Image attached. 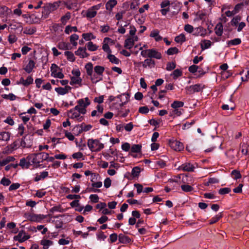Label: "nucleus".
Here are the masks:
<instances>
[{
	"instance_id": "obj_17",
	"label": "nucleus",
	"mask_w": 249,
	"mask_h": 249,
	"mask_svg": "<svg viewBox=\"0 0 249 249\" xmlns=\"http://www.w3.org/2000/svg\"><path fill=\"white\" fill-rule=\"evenodd\" d=\"M75 54L81 58L87 57L89 56V54L87 53V49L85 47H79L75 52Z\"/></svg>"
},
{
	"instance_id": "obj_42",
	"label": "nucleus",
	"mask_w": 249,
	"mask_h": 249,
	"mask_svg": "<svg viewBox=\"0 0 249 249\" xmlns=\"http://www.w3.org/2000/svg\"><path fill=\"white\" fill-rule=\"evenodd\" d=\"M64 55L66 56L67 59L69 61L74 62L75 60V57L71 52L66 51L64 53Z\"/></svg>"
},
{
	"instance_id": "obj_40",
	"label": "nucleus",
	"mask_w": 249,
	"mask_h": 249,
	"mask_svg": "<svg viewBox=\"0 0 249 249\" xmlns=\"http://www.w3.org/2000/svg\"><path fill=\"white\" fill-rule=\"evenodd\" d=\"M86 46L89 51L92 52L96 51L98 48V46L91 41L88 42L86 44Z\"/></svg>"
},
{
	"instance_id": "obj_26",
	"label": "nucleus",
	"mask_w": 249,
	"mask_h": 249,
	"mask_svg": "<svg viewBox=\"0 0 249 249\" xmlns=\"http://www.w3.org/2000/svg\"><path fill=\"white\" fill-rule=\"evenodd\" d=\"M10 133L7 131L0 132V141H8L10 138Z\"/></svg>"
},
{
	"instance_id": "obj_44",
	"label": "nucleus",
	"mask_w": 249,
	"mask_h": 249,
	"mask_svg": "<svg viewBox=\"0 0 249 249\" xmlns=\"http://www.w3.org/2000/svg\"><path fill=\"white\" fill-rule=\"evenodd\" d=\"M79 39V36L75 34H73L71 35L70 37V40L71 44L73 46H76L77 45V43L76 41Z\"/></svg>"
},
{
	"instance_id": "obj_56",
	"label": "nucleus",
	"mask_w": 249,
	"mask_h": 249,
	"mask_svg": "<svg viewBox=\"0 0 249 249\" xmlns=\"http://www.w3.org/2000/svg\"><path fill=\"white\" fill-rule=\"evenodd\" d=\"M221 217V214L220 213H218V214H217L216 215L214 216V217L211 219L209 222L210 224H213L216 223L217 221H218L220 219V218Z\"/></svg>"
},
{
	"instance_id": "obj_9",
	"label": "nucleus",
	"mask_w": 249,
	"mask_h": 249,
	"mask_svg": "<svg viewBox=\"0 0 249 249\" xmlns=\"http://www.w3.org/2000/svg\"><path fill=\"white\" fill-rule=\"evenodd\" d=\"M204 88V85L201 84H195L186 87L185 90L187 94H193L196 92H199Z\"/></svg>"
},
{
	"instance_id": "obj_30",
	"label": "nucleus",
	"mask_w": 249,
	"mask_h": 249,
	"mask_svg": "<svg viewBox=\"0 0 249 249\" xmlns=\"http://www.w3.org/2000/svg\"><path fill=\"white\" fill-rule=\"evenodd\" d=\"M117 3V1L116 0H109L106 4V8L110 11Z\"/></svg>"
},
{
	"instance_id": "obj_52",
	"label": "nucleus",
	"mask_w": 249,
	"mask_h": 249,
	"mask_svg": "<svg viewBox=\"0 0 249 249\" xmlns=\"http://www.w3.org/2000/svg\"><path fill=\"white\" fill-rule=\"evenodd\" d=\"M179 52L178 49L177 47H172L168 49L166 53L168 55H173L177 54Z\"/></svg>"
},
{
	"instance_id": "obj_39",
	"label": "nucleus",
	"mask_w": 249,
	"mask_h": 249,
	"mask_svg": "<svg viewBox=\"0 0 249 249\" xmlns=\"http://www.w3.org/2000/svg\"><path fill=\"white\" fill-rule=\"evenodd\" d=\"M90 77V80L92 82V83H96L98 82L101 81L102 80V77L101 76H99V75L97 74L94 72V74L93 73H92L91 75H89Z\"/></svg>"
},
{
	"instance_id": "obj_38",
	"label": "nucleus",
	"mask_w": 249,
	"mask_h": 249,
	"mask_svg": "<svg viewBox=\"0 0 249 249\" xmlns=\"http://www.w3.org/2000/svg\"><path fill=\"white\" fill-rule=\"evenodd\" d=\"M82 37L86 41H90L96 38V36L91 33H84L82 34Z\"/></svg>"
},
{
	"instance_id": "obj_4",
	"label": "nucleus",
	"mask_w": 249,
	"mask_h": 249,
	"mask_svg": "<svg viewBox=\"0 0 249 249\" xmlns=\"http://www.w3.org/2000/svg\"><path fill=\"white\" fill-rule=\"evenodd\" d=\"M24 217L27 220L34 222H40L46 216L41 214H36L31 212H27L24 213Z\"/></svg>"
},
{
	"instance_id": "obj_13",
	"label": "nucleus",
	"mask_w": 249,
	"mask_h": 249,
	"mask_svg": "<svg viewBox=\"0 0 249 249\" xmlns=\"http://www.w3.org/2000/svg\"><path fill=\"white\" fill-rule=\"evenodd\" d=\"M102 182L101 181H94L91 183V187L89 188V191L94 193L100 192V190L98 188L102 186Z\"/></svg>"
},
{
	"instance_id": "obj_1",
	"label": "nucleus",
	"mask_w": 249,
	"mask_h": 249,
	"mask_svg": "<svg viewBox=\"0 0 249 249\" xmlns=\"http://www.w3.org/2000/svg\"><path fill=\"white\" fill-rule=\"evenodd\" d=\"M60 1H55L53 3H47L42 7V17L43 19L47 18L50 14L56 10L60 6Z\"/></svg>"
},
{
	"instance_id": "obj_60",
	"label": "nucleus",
	"mask_w": 249,
	"mask_h": 249,
	"mask_svg": "<svg viewBox=\"0 0 249 249\" xmlns=\"http://www.w3.org/2000/svg\"><path fill=\"white\" fill-rule=\"evenodd\" d=\"M231 192V189L229 188H223L219 190L218 193L220 195H225L228 194Z\"/></svg>"
},
{
	"instance_id": "obj_16",
	"label": "nucleus",
	"mask_w": 249,
	"mask_h": 249,
	"mask_svg": "<svg viewBox=\"0 0 249 249\" xmlns=\"http://www.w3.org/2000/svg\"><path fill=\"white\" fill-rule=\"evenodd\" d=\"M71 88L70 86H66L64 88L58 87L55 88V91L59 95H64L68 93L71 90Z\"/></svg>"
},
{
	"instance_id": "obj_64",
	"label": "nucleus",
	"mask_w": 249,
	"mask_h": 249,
	"mask_svg": "<svg viewBox=\"0 0 249 249\" xmlns=\"http://www.w3.org/2000/svg\"><path fill=\"white\" fill-rule=\"evenodd\" d=\"M89 199L92 202L96 203L98 202L99 197L97 195L92 194L90 195Z\"/></svg>"
},
{
	"instance_id": "obj_12",
	"label": "nucleus",
	"mask_w": 249,
	"mask_h": 249,
	"mask_svg": "<svg viewBox=\"0 0 249 249\" xmlns=\"http://www.w3.org/2000/svg\"><path fill=\"white\" fill-rule=\"evenodd\" d=\"M195 166L190 163H184L178 167V169L184 172H193Z\"/></svg>"
},
{
	"instance_id": "obj_32",
	"label": "nucleus",
	"mask_w": 249,
	"mask_h": 249,
	"mask_svg": "<svg viewBox=\"0 0 249 249\" xmlns=\"http://www.w3.org/2000/svg\"><path fill=\"white\" fill-rule=\"evenodd\" d=\"M155 65V63L154 60L152 59L151 58H147L144 60V61L142 63V67L144 68H146L147 66L148 67H154Z\"/></svg>"
},
{
	"instance_id": "obj_54",
	"label": "nucleus",
	"mask_w": 249,
	"mask_h": 249,
	"mask_svg": "<svg viewBox=\"0 0 249 249\" xmlns=\"http://www.w3.org/2000/svg\"><path fill=\"white\" fill-rule=\"evenodd\" d=\"M231 176L233 178L237 179L241 178V175L239 171L234 170L231 172Z\"/></svg>"
},
{
	"instance_id": "obj_35",
	"label": "nucleus",
	"mask_w": 249,
	"mask_h": 249,
	"mask_svg": "<svg viewBox=\"0 0 249 249\" xmlns=\"http://www.w3.org/2000/svg\"><path fill=\"white\" fill-rule=\"evenodd\" d=\"M105 71V68L103 66H96L94 68V71L99 76H103V73Z\"/></svg>"
},
{
	"instance_id": "obj_55",
	"label": "nucleus",
	"mask_w": 249,
	"mask_h": 249,
	"mask_svg": "<svg viewBox=\"0 0 249 249\" xmlns=\"http://www.w3.org/2000/svg\"><path fill=\"white\" fill-rule=\"evenodd\" d=\"M57 47L59 49L62 50H66L69 49L68 43L65 42H59L58 44Z\"/></svg>"
},
{
	"instance_id": "obj_62",
	"label": "nucleus",
	"mask_w": 249,
	"mask_h": 249,
	"mask_svg": "<svg viewBox=\"0 0 249 249\" xmlns=\"http://www.w3.org/2000/svg\"><path fill=\"white\" fill-rule=\"evenodd\" d=\"M72 157L73 159L79 160L83 157V154L80 152H76L72 155Z\"/></svg>"
},
{
	"instance_id": "obj_3",
	"label": "nucleus",
	"mask_w": 249,
	"mask_h": 249,
	"mask_svg": "<svg viewBox=\"0 0 249 249\" xmlns=\"http://www.w3.org/2000/svg\"><path fill=\"white\" fill-rule=\"evenodd\" d=\"M47 158H48V153L45 152L32 154L27 156V159L31 160L32 164H36L47 160Z\"/></svg>"
},
{
	"instance_id": "obj_21",
	"label": "nucleus",
	"mask_w": 249,
	"mask_h": 249,
	"mask_svg": "<svg viewBox=\"0 0 249 249\" xmlns=\"http://www.w3.org/2000/svg\"><path fill=\"white\" fill-rule=\"evenodd\" d=\"M33 78L31 76H28L26 79H24L23 77L20 78L19 80V83L25 87H27L33 84Z\"/></svg>"
},
{
	"instance_id": "obj_59",
	"label": "nucleus",
	"mask_w": 249,
	"mask_h": 249,
	"mask_svg": "<svg viewBox=\"0 0 249 249\" xmlns=\"http://www.w3.org/2000/svg\"><path fill=\"white\" fill-rule=\"evenodd\" d=\"M17 37L15 35H10L8 37V40L10 44L15 43L17 40Z\"/></svg>"
},
{
	"instance_id": "obj_50",
	"label": "nucleus",
	"mask_w": 249,
	"mask_h": 249,
	"mask_svg": "<svg viewBox=\"0 0 249 249\" xmlns=\"http://www.w3.org/2000/svg\"><path fill=\"white\" fill-rule=\"evenodd\" d=\"M1 97L4 99L9 100L10 101H14L16 99V96L13 93H9V94H2Z\"/></svg>"
},
{
	"instance_id": "obj_23",
	"label": "nucleus",
	"mask_w": 249,
	"mask_h": 249,
	"mask_svg": "<svg viewBox=\"0 0 249 249\" xmlns=\"http://www.w3.org/2000/svg\"><path fill=\"white\" fill-rule=\"evenodd\" d=\"M53 244V242L52 241L45 238L42 239L40 241V245L42 246L43 249H48Z\"/></svg>"
},
{
	"instance_id": "obj_61",
	"label": "nucleus",
	"mask_w": 249,
	"mask_h": 249,
	"mask_svg": "<svg viewBox=\"0 0 249 249\" xmlns=\"http://www.w3.org/2000/svg\"><path fill=\"white\" fill-rule=\"evenodd\" d=\"M11 182L9 179L5 177L3 178L0 181V184L4 186H8L10 184Z\"/></svg>"
},
{
	"instance_id": "obj_46",
	"label": "nucleus",
	"mask_w": 249,
	"mask_h": 249,
	"mask_svg": "<svg viewBox=\"0 0 249 249\" xmlns=\"http://www.w3.org/2000/svg\"><path fill=\"white\" fill-rule=\"evenodd\" d=\"M175 41L178 43L182 44L186 41V37L184 34H181L177 36L175 38Z\"/></svg>"
},
{
	"instance_id": "obj_19",
	"label": "nucleus",
	"mask_w": 249,
	"mask_h": 249,
	"mask_svg": "<svg viewBox=\"0 0 249 249\" xmlns=\"http://www.w3.org/2000/svg\"><path fill=\"white\" fill-rule=\"evenodd\" d=\"M110 41H112L111 39H110L109 37H105L103 41V44L102 49L103 50L108 53V54L110 53H111V51L108 45V43Z\"/></svg>"
},
{
	"instance_id": "obj_15",
	"label": "nucleus",
	"mask_w": 249,
	"mask_h": 249,
	"mask_svg": "<svg viewBox=\"0 0 249 249\" xmlns=\"http://www.w3.org/2000/svg\"><path fill=\"white\" fill-rule=\"evenodd\" d=\"M161 54L155 49H149L148 57L150 58H154L157 59L161 58Z\"/></svg>"
},
{
	"instance_id": "obj_8",
	"label": "nucleus",
	"mask_w": 249,
	"mask_h": 249,
	"mask_svg": "<svg viewBox=\"0 0 249 249\" xmlns=\"http://www.w3.org/2000/svg\"><path fill=\"white\" fill-rule=\"evenodd\" d=\"M51 76L55 78L62 79L64 77L63 73L60 71V69L55 64H52L50 68Z\"/></svg>"
},
{
	"instance_id": "obj_58",
	"label": "nucleus",
	"mask_w": 249,
	"mask_h": 249,
	"mask_svg": "<svg viewBox=\"0 0 249 249\" xmlns=\"http://www.w3.org/2000/svg\"><path fill=\"white\" fill-rule=\"evenodd\" d=\"M70 238L67 237L66 239L61 238L59 240L58 244L60 245H66L70 243Z\"/></svg>"
},
{
	"instance_id": "obj_28",
	"label": "nucleus",
	"mask_w": 249,
	"mask_h": 249,
	"mask_svg": "<svg viewBox=\"0 0 249 249\" xmlns=\"http://www.w3.org/2000/svg\"><path fill=\"white\" fill-rule=\"evenodd\" d=\"M212 45V42L209 40L203 39L202 40L200 43V47L202 50L207 49L211 47Z\"/></svg>"
},
{
	"instance_id": "obj_6",
	"label": "nucleus",
	"mask_w": 249,
	"mask_h": 249,
	"mask_svg": "<svg viewBox=\"0 0 249 249\" xmlns=\"http://www.w3.org/2000/svg\"><path fill=\"white\" fill-rule=\"evenodd\" d=\"M77 105L76 107H78L80 109L82 115H84L87 112L86 108L90 104V101L88 97L79 99L77 101Z\"/></svg>"
},
{
	"instance_id": "obj_7",
	"label": "nucleus",
	"mask_w": 249,
	"mask_h": 249,
	"mask_svg": "<svg viewBox=\"0 0 249 249\" xmlns=\"http://www.w3.org/2000/svg\"><path fill=\"white\" fill-rule=\"evenodd\" d=\"M103 6L102 3H99L90 7L86 11L85 16L88 18H94L97 14L98 10H99L101 7H103Z\"/></svg>"
},
{
	"instance_id": "obj_10",
	"label": "nucleus",
	"mask_w": 249,
	"mask_h": 249,
	"mask_svg": "<svg viewBox=\"0 0 249 249\" xmlns=\"http://www.w3.org/2000/svg\"><path fill=\"white\" fill-rule=\"evenodd\" d=\"M30 238V236L24 231H20L18 234L14 237V240L15 241H18V242L22 243L23 242Z\"/></svg>"
},
{
	"instance_id": "obj_51",
	"label": "nucleus",
	"mask_w": 249,
	"mask_h": 249,
	"mask_svg": "<svg viewBox=\"0 0 249 249\" xmlns=\"http://www.w3.org/2000/svg\"><path fill=\"white\" fill-rule=\"evenodd\" d=\"M142 146L140 144H133L131 147V152L139 153L141 151Z\"/></svg>"
},
{
	"instance_id": "obj_5",
	"label": "nucleus",
	"mask_w": 249,
	"mask_h": 249,
	"mask_svg": "<svg viewBox=\"0 0 249 249\" xmlns=\"http://www.w3.org/2000/svg\"><path fill=\"white\" fill-rule=\"evenodd\" d=\"M82 112L80 109H78V107H75L74 108L71 109L68 112V116L72 119H76L78 122H81L84 117L81 116Z\"/></svg>"
},
{
	"instance_id": "obj_53",
	"label": "nucleus",
	"mask_w": 249,
	"mask_h": 249,
	"mask_svg": "<svg viewBox=\"0 0 249 249\" xmlns=\"http://www.w3.org/2000/svg\"><path fill=\"white\" fill-rule=\"evenodd\" d=\"M182 72L179 69L175 70L171 74V76H173V78L176 79L178 77L182 75Z\"/></svg>"
},
{
	"instance_id": "obj_63",
	"label": "nucleus",
	"mask_w": 249,
	"mask_h": 249,
	"mask_svg": "<svg viewBox=\"0 0 249 249\" xmlns=\"http://www.w3.org/2000/svg\"><path fill=\"white\" fill-rule=\"evenodd\" d=\"M20 185L18 183H13L11 184L9 188V191L16 190L19 188Z\"/></svg>"
},
{
	"instance_id": "obj_33",
	"label": "nucleus",
	"mask_w": 249,
	"mask_h": 249,
	"mask_svg": "<svg viewBox=\"0 0 249 249\" xmlns=\"http://www.w3.org/2000/svg\"><path fill=\"white\" fill-rule=\"evenodd\" d=\"M36 31V29L35 27H26L24 29L23 33L24 34L32 35L34 34Z\"/></svg>"
},
{
	"instance_id": "obj_41",
	"label": "nucleus",
	"mask_w": 249,
	"mask_h": 249,
	"mask_svg": "<svg viewBox=\"0 0 249 249\" xmlns=\"http://www.w3.org/2000/svg\"><path fill=\"white\" fill-rule=\"evenodd\" d=\"M107 57L109 59V61L112 63L118 64L120 62V60L114 55L111 54L110 53L108 54Z\"/></svg>"
},
{
	"instance_id": "obj_27",
	"label": "nucleus",
	"mask_w": 249,
	"mask_h": 249,
	"mask_svg": "<svg viewBox=\"0 0 249 249\" xmlns=\"http://www.w3.org/2000/svg\"><path fill=\"white\" fill-rule=\"evenodd\" d=\"M71 18V14L70 12H67L64 16H63L60 18V22L63 25H65L69 20Z\"/></svg>"
},
{
	"instance_id": "obj_45",
	"label": "nucleus",
	"mask_w": 249,
	"mask_h": 249,
	"mask_svg": "<svg viewBox=\"0 0 249 249\" xmlns=\"http://www.w3.org/2000/svg\"><path fill=\"white\" fill-rule=\"evenodd\" d=\"M81 82L82 79L80 77H71L70 84L71 85L74 84L81 85Z\"/></svg>"
},
{
	"instance_id": "obj_43",
	"label": "nucleus",
	"mask_w": 249,
	"mask_h": 249,
	"mask_svg": "<svg viewBox=\"0 0 249 249\" xmlns=\"http://www.w3.org/2000/svg\"><path fill=\"white\" fill-rule=\"evenodd\" d=\"M85 69L87 74L89 76L91 75L93 73V65L91 63L89 62L85 65Z\"/></svg>"
},
{
	"instance_id": "obj_49",
	"label": "nucleus",
	"mask_w": 249,
	"mask_h": 249,
	"mask_svg": "<svg viewBox=\"0 0 249 249\" xmlns=\"http://www.w3.org/2000/svg\"><path fill=\"white\" fill-rule=\"evenodd\" d=\"M205 31L204 30L203 28L201 27H199L196 29V31L194 34V35L204 36L205 35Z\"/></svg>"
},
{
	"instance_id": "obj_20",
	"label": "nucleus",
	"mask_w": 249,
	"mask_h": 249,
	"mask_svg": "<svg viewBox=\"0 0 249 249\" xmlns=\"http://www.w3.org/2000/svg\"><path fill=\"white\" fill-rule=\"evenodd\" d=\"M31 163V160H29L27 157L26 158H22L20 159L19 165L22 168L28 169L30 167Z\"/></svg>"
},
{
	"instance_id": "obj_57",
	"label": "nucleus",
	"mask_w": 249,
	"mask_h": 249,
	"mask_svg": "<svg viewBox=\"0 0 249 249\" xmlns=\"http://www.w3.org/2000/svg\"><path fill=\"white\" fill-rule=\"evenodd\" d=\"M181 188L185 192H190L193 190V188L192 186L187 184L182 185Z\"/></svg>"
},
{
	"instance_id": "obj_25",
	"label": "nucleus",
	"mask_w": 249,
	"mask_h": 249,
	"mask_svg": "<svg viewBox=\"0 0 249 249\" xmlns=\"http://www.w3.org/2000/svg\"><path fill=\"white\" fill-rule=\"evenodd\" d=\"M150 36L154 38L156 41H159L162 39V37L159 35V31L157 29L151 32Z\"/></svg>"
},
{
	"instance_id": "obj_18",
	"label": "nucleus",
	"mask_w": 249,
	"mask_h": 249,
	"mask_svg": "<svg viewBox=\"0 0 249 249\" xmlns=\"http://www.w3.org/2000/svg\"><path fill=\"white\" fill-rule=\"evenodd\" d=\"M63 3L69 10L74 9L77 6V1L75 0H68L63 1Z\"/></svg>"
},
{
	"instance_id": "obj_34",
	"label": "nucleus",
	"mask_w": 249,
	"mask_h": 249,
	"mask_svg": "<svg viewBox=\"0 0 249 249\" xmlns=\"http://www.w3.org/2000/svg\"><path fill=\"white\" fill-rule=\"evenodd\" d=\"M14 160L15 158L14 157L8 156L0 161V166H3L10 162L14 161Z\"/></svg>"
},
{
	"instance_id": "obj_2",
	"label": "nucleus",
	"mask_w": 249,
	"mask_h": 249,
	"mask_svg": "<svg viewBox=\"0 0 249 249\" xmlns=\"http://www.w3.org/2000/svg\"><path fill=\"white\" fill-rule=\"evenodd\" d=\"M87 145L91 152H97L102 150L105 147L99 139H89L87 141Z\"/></svg>"
},
{
	"instance_id": "obj_14",
	"label": "nucleus",
	"mask_w": 249,
	"mask_h": 249,
	"mask_svg": "<svg viewBox=\"0 0 249 249\" xmlns=\"http://www.w3.org/2000/svg\"><path fill=\"white\" fill-rule=\"evenodd\" d=\"M170 146L176 151H180L183 149L184 146L182 143L178 141H173L170 142Z\"/></svg>"
},
{
	"instance_id": "obj_24",
	"label": "nucleus",
	"mask_w": 249,
	"mask_h": 249,
	"mask_svg": "<svg viewBox=\"0 0 249 249\" xmlns=\"http://www.w3.org/2000/svg\"><path fill=\"white\" fill-rule=\"evenodd\" d=\"M214 32L217 36H222L223 32V26L221 23L219 22L216 25L214 28Z\"/></svg>"
},
{
	"instance_id": "obj_29",
	"label": "nucleus",
	"mask_w": 249,
	"mask_h": 249,
	"mask_svg": "<svg viewBox=\"0 0 249 249\" xmlns=\"http://www.w3.org/2000/svg\"><path fill=\"white\" fill-rule=\"evenodd\" d=\"M78 29L76 26H71V25H67L66 26L64 33L67 35H69L72 32H77Z\"/></svg>"
},
{
	"instance_id": "obj_36",
	"label": "nucleus",
	"mask_w": 249,
	"mask_h": 249,
	"mask_svg": "<svg viewBox=\"0 0 249 249\" xmlns=\"http://www.w3.org/2000/svg\"><path fill=\"white\" fill-rule=\"evenodd\" d=\"M241 43L240 38H236L233 39L229 40L227 42L228 46H235L240 44Z\"/></svg>"
},
{
	"instance_id": "obj_37",
	"label": "nucleus",
	"mask_w": 249,
	"mask_h": 249,
	"mask_svg": "<svg viewBox=\"0 0 249 249\" xmlns=\"http://www.w3.org/2000/svg\"><path fill=\"white\" fill-rule=\"evenodd\" d=\"M134 42L133 41V39H131L129 37L125 39L124 41V47L128 49H131L133 45Z\"/></svg>"
},
{
	"instance_id": "obj_22",
	"label": "nucleus",
	"mask_w": 249,
	"mask_h": 249,
	"mask_svg": "<svg viewBox=\"0 0 249 249\" xmlns=\"http://www.w3.org/2000/svg\"><path fill=\"white\" fill-rule=\"evenodd\" d=\"M12 11L11 9L8 8L5 6L0 5V16L4 15L8 16L11 15Z\"/></svg>"
},
{
	"instance_id": "obj_47",
	"label": "nucleus",
	"mask_w": 249,
	"mask_h": 249,
	"mask_svg": "<svg viewBox=\"0 0 249 249\" xmlns=\"http://www.w3.org/2000/svg\"><path fill=\"white\" fill-rule=\"evenodd\" d=\"M141 172V169L138 166L134 167L131 171V175L133 178L138 177Z\"/></svg>"
},
{
	"instance_id": "obj_48",
	"label": "nucleus",
	"mask_w": 249,
	"mask_h": 249,
	"mask_svg": "<svg viewBox=\"0 0 249 249\" xmlns=\"http://www.w3.org/2000/svg\"><path fill=\"white\" fill-rule=\"evenodd\" d=\"M184 106V103L182 101H175L171 105V107L174 109L181 107Z\"/></svg>"
},
{
	"instance_id": "obj_31",
	"label": "nucleus",
	"mask_w": 249,
	"mask_h": 249,
	"mask_svg": "<svg viewBox=\"0 0 249 249\" xmlns=\"http://www.w3.org/2000/svg\"><path fill=\"white\" fill-rule=\"evenodd\" d=\"M118 238L119 242L122 243L126 244L129 243L131 242V239L128 236L124 235L123 234H119Z\"/></svg>"
},
{
	"instance_id": "obj_11",
	"label": "nucleus",
	"mask_w": 249,
	"mask_h": 249,
	"mask_svg": "<svg viewBox=\"0 0 249 249\" xmlns=\"http://www.w3.org/2000/svg\"><path fill=\"white\" fill-rule=\"evenodd\" d=\"M36 67V62L32 59H30L28 62L24 66L23 70L28 73H31Z\"/></svg>"
}]
</instances>
